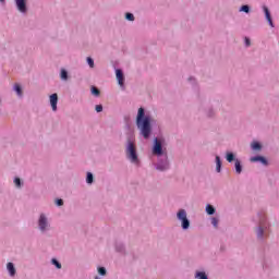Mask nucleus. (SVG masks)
<instances>
[{"mask_svg":"<svg viewBox=\"0 0 279 279\" xmlns=\"http://www.w3.org/2000/svg\"><path fill=\"white\" fill-rule=\"evenodd\" d=\"M244 45L245 47H252V39H250V37H244Z\"/></svg>","mask_w":279,"mask_h":279,"instance_id":"33","label":"nucleus"},{"mask_svg":"<svg viewBox=\"0 0 279 279\" xmlns=\"http://www.w3.org/2000/svg\"><path fill=\"white\" fill-rule=\"evenodd\" d=\"M135 125L140 132V136L144 141H149L154 134V125H158V120L145 107H140L135 117Z\"/></svg>","mask_w":279,"mask_h":279,"instance_id":"1","label":"nucleus"},{"mask_svg":"<svg viewBox=\"0 0 279 279\" xmlns=\"http://www.w3.org/2000/svg\"><path fill=\"white\" fill-rule=\"evenodd\" d=\"M13 182H14V185L16 186V189H23V186H24V184H25V183L22 181V179L19 178V177H15L14 180H13Z\"/></svg>","mask_w":279,"mask_h":279,"instance_id":"24","label":"nucleus"},{"mask_svg":"<svg viewBox=\"0 0 279 279\" xmlns=\"http://www.w3.org/2000/svg\"><path fill=\"white\" fill-rule=\"evenodd\" d=\"M257 215L259 217V225L255 227V233L257 240L263 243L265 241V238L269 236V234L265 232V215H263L262 213H258Z\"/></svg>","mask_w":279,"mask_h":279,"instance_id":"5","label":"nucleus"},{"mask_svg":"<svg viewBox=\"0 0 279 279\" xmlns=\"http://www.w3.org/2000/svg\"><path fill=\"white\" fill-rule=\"evenodd\" d=\"M7 271L9 272V276L11 278H14V276H16V266H14V263L9 262L7 264Z\"/></svg>","mask_w":279,"mask_h":279,"instance_id":"16","label":"nucleus"},{"mask_svg":"<svg viewBox=\"0 0 279 279\" xmlns=\"http://www.w3.org/2000/svg\"><path fill=\"white\" fill-rule=\"evenodd\" d=\"M97 272H98V276H102V277L108 276V269H106V267L104 266H98Z\"/></svg>","mask_w":279,"mask_h":279,"instance_id":"25","label":"nucleus"},{"mask_svg":"<svg viewBox=\"0 0 279 279\" xmlns=\"http://www.w3.org/2000/svg\"><path fill=\"white\" fill-rule=\"evenodd\" d=\"M194 278L195 279H209L208 274H206V271H204V270H196L194 274Z\"/></svg>","mask_w":279,"mask_h":279,"instance_id":"19","label":"nucleus"},{"mask_svg":"<svg viewBox=\"0 0 279 279\" xmlns=\"http://www.w3.org/2000/svg\"><path fill=\"white\" fill-rule=\"evenodd\" d=\"M225 158H226L227 162H229L230 165H232V162H234V169H235V173L238 175H241L243 173V161H241V159L236 158V153L227 150L225 154Z\"/></svg>","mask_w":279,"mask_h":279,"instance_id":"4","label":"nucleus"},{"mask_svg":"<svg viewBox=\"0 0 279 279\" xmlns=\"http://www.w3.org/2000/svg\"><path fill=\"white\" fill-rule=\"evenodd\" d=\"M206 117H208V119L215 118V109L213 107L207 109Z\"/></svg>","mask_w":279,"mask_h":279,"instance_id":"30","label":"nucleus"},{"mask_svg":"<svg viewBox=\"0 0 279 279\" xmlns=\"http://www.w3.org/2000/svg\"><path fill=\"white\" fill-rule=\"evenodd\" d=\"M37 228L41 234H47V232L51 230V223L49 222V218H47V215H39L37 220Z\"/></svg>","mask_w":279,"mask_h":279,"instance_id":"7","label":"nucleus"},{"mask_svg":"<svg viewBox=\"0 0 279 279\" xmlns=\"http://www.w3.org/2000/svg\"><path fill=\"white\" fill-rule=\"evenodd\" d=\"M86 62H87L89 69H95V59H93V57H87Z\"/></svg>","mask_w":279,"mask_h":279,"instance_id":"29","label":"nucleus"},{"mask_svg":"<svg viewBox=\"0 0 279 279\" xmlns=\"http://www.w3.org/2000/svg\"><path fill=\"white\" fill-rule=\"evenodd\" d=\"M114 251L118 253V254H121L122 256H128V248L125 247V243L117 240L114 242Z\"/></svg>","mask_w":279,"mask_h":279,"instance_id":"13","label":"nucleus"},{"mask_svg":"<svg viewBox=\"0 0 279 279\" xmlns=\"http://www.w3.org/2000/svg\"><path fill=\"white\" fill-rule=\"evenodd\" d=\"M187 82H191V84H193L194 86L197 84V81H196L195 77H193V76H190V77L187 78Z\"/></svg>","mask_w":279,"mask_h":279,"instance_id":"36","label":"nucleus"},{"mask_svg":"<svg viewBox=\"0 0 279 279\" xmlns=\"http://www.w3.org/2000/svg\"><path fill=\"white\" fill-rule=\"evenodd\" d=\"M1 5H5V0H0Z\"/></svg>","mask_w":279,"mask_h":279,"instance_id":"37","label":"nucleus"},{"mask_svg":"<svg viewBox=\"0 0 279 279\" xmlns=\"http://www.w3.org/2000/svg\"><path fill=\"white\" fill-rule=\"evenodd\" d=\"M125 156L132 165H141V159H138V149L136 148V137L133 133H126L125 142Z\"/></svg>","mask_w":279,"mask_h":279,"instance_id":"2","label":"nucleus"},{"mask_svg":"<svg viewBox=\"0 0 279 279\" xmlns=\"http://www.w3.org/2000/svg\"><path fill=\"white\" fill-rule=\"evenodd\" d=\"M205 213L206 215H208L209 217H213V215H215V213H217V208H215L213 205L207 204L205 207Z\"/></svg>","mask_w":279,"mask_h":279,"instance_id":"18","label":"nucleus"},{"mask_svg":"<svg viewBox=\"0 0 279 279\" xmlns=\"http://www.w3.org/2000/svg\"><path fill=\"white\" fill-rule=\"evenodd\" d=\"M113 69L116 71V80L118 82V86H120L122 90H125V73H123V69L117 68V65H113Z\"/></svg>","mask_w":279,"mask_h":279,"instance_id":"9","label":"nucleus"},{"mask_svg":"<svg viewBox=\"0 0 279 279\" xmlns=\"http://www.w3.org/2000/svg\"><path fill=\"white\" fill-rule=\"evenodd\" d=\"M13 90L16 93L17 97H23V86L19 83L13 85Z\"/></svg>","mask_w":279,"mask_h":279,"instance_id":"20","label":"nucleus"},{"mask_svg":"<svg viewBox=\"0 0 279 279\" xmlns=\"http://www.w3.org/2000/svg\"><path fill=\"white\" fill-rule=\"evenodd\" d=\"M2 104H3V100H1V98H0V106H2Z\"/></svg>","mask_w":279,"mask_h":279,"instance_id":"38","label":"nucleus"},{"mask_svg":"<svg viewBox=\"0 0 279 279\" xmlns=\"http://www.w3.org/2000/svg\"><path fill=\"white\" fill-rule=\"evenodd\" d=\"M50 106L53 112H58V94H51L49 96Z\"/></svg>","mask_w":279,"mask_h":279,"instance_id":"14","label":"nucleus"},{"mask_svg":"<svg viewBox=\"0 0 279 279\" xmlns=\"http://www.w3.org/2000/svg\"><path fill=\"white\" fill-rule=\"evenodd\" d=\"M54 204H56V206H58L60 208L61 206H64V199L56 198Z\"/></svg>","mask_w":279,"mask_h":279,"instance_id":"32","label":"nucleus"},{"mask_svg":"<svg viewBox=\"0 0 279 279\" xmlns=\"http://www.w3.org/2000/svg\"><path fill=\"white\" fill-rule=\"evenodd\" d=\"M51 265H53L56 267V269H62V264L60 263V260H58V258L53 257L51 259Z\"/></svg>","mask_w":279,"mask_h":279,"instance_id":"28","label":"nucleus"},{"mask_svg":"<svg viewBox=\"0 0 279 279\" xmlns=\"http://www.w3.org/2000/svg\"><path fill=\"white\" fill-rule=\"evenodd\" d=\"M215 163H216V173H221L223 169V161L221 160V156H215Z\"/></svg>","mask_w":279,"mask_h":279,"instance_id":"15","label":"nucleus"},{"mask_svg":"<svg viewBox=\"0 0 279 279\" xmlns=\"http://www.w3.org/2000/svg\"><path fill=\"white\" fill-rule=\"evenodd\" d=\"M60 80H62V82H66L69 80V71H66V69H61Z\"/></svg>","mask_w":279,"mask_h":279,"instance_id":"23","label":"nucleus"},{"mask_svg":"<svg viewBox=\"0 0 279 279\" xmlns=\"http://www.w3.org/2000/svg\"><path fill=\"white\" fill-rule=\"evenodd\" d=\"M166 146H167V140L165 138V136L162 135L155 136L153 138V146H151L153 156H157V158L165 156V154H167Z\"/></svg>","mask_w":279,"mask_h":279,"instance_id":"3","label":"nucleus"},{"mask_svg":"<svg viewBox=\"0 0 279 279\" xmlns=\"http://www.w3.org/2000/svg\"><path fill=\"white\" fill-rule=\"evenodd\" d=\"M28 0H14L15 8L20 14H27L29 12V8L27 7Z\"/></svg>","mask_w":279,"mask_h":279,"instance_id":"10","label":"nucleus"},{"mask_svg":"<svg viewBox=\"0 0 279 279\" xmlns=\"http://www.w3.org/2000/svg\"><path fill=\"white\" fill-rule=\"evenodd\" d=\"M239 12H244V14H250L252 12V7L250 4H242L239 8Z\"/></svg>","mask_w":279,"mask_h":279,"instance_id":"21","label":"nucleus"},{"mask_svg":"<svg viewBox=\"0 0 279 279\" xmlns=\"http://www.w3.org/2000/svg\"><path fill=\"white\" fill-rule=\"evenodd\" d=\"M95 279H101L99 276H96Z\"/></svg>","mask_w":279,"mask_h":279,"instance_id":"39","label":"nucleus"},{"mask_svg":"<svg viewBox=\"0 0 279 279\" xmlns=\"http://www.w3.org/2000/svg\"><path fill=\"white\" fill-rule=\"evenodd\" d=\"M262 10L264 12L265 21L268 23L269 27H276V24L274 23V16H271V11L269 10V7L263 5Z\"/></svg>","mask_w":279,"mask_h":279,"instance_id":"11","label":"nucleus"},{"mask_svg":"<svg viewBox=\"0 0 279 279\" xmlns=\"http://www.w3.org/2000/svg\"><path fill=\"white\" fill-rule=\"evenodd\" d=\"M124 19H125V21H130L131 23H133V21L136 20V17L134 16V13H132V12H126L124 14Z\"/></svg>","mask_w":279,"mask_h":279,"instance_id":"27","label":"nucleus"},{"mask_svg":"<svg viewBox=\"0 0 279 279\" xmlns=\"http://www.w3.org/2000/svg\"><path fill=\"white\" fill-rule=\"evenodd\" d=\"M211 226H214L215 228H219V218L217 217H211Z\"/></svg>","mask_w":279,"mask_h":279,"instance_id":"31","label":"nucleus"},{"mask_svg":"<svg viewBox=\"0 0 279 279\" xmlns=\"http://www.w3.org/2000/svg\"><path fill=\"white\" fill-rule=\"evenodd\" d=\"M90 94L94 96V97H99L101 95V90H99V88H97L95 85H93L90 87Z\"/></svg>","mask_w":279,"mask_h":279,"instance_id":"26","label":"nucleus"},{"mask_svg":"<svg viewBox=\"0 0 279 279\" xmlns=\"http://www.w3.org/2000/svg\"><path fill=\"white\" fill-rule=\"evenodd\" d=\"M250 162H259L263 167H269V159L263 155H255L250 158Z\"/></svg>","mask_w":279,"mask_h":279,"instance_id":"12","label":"nucleus"},{"mask_svg":"<svg viewBox=\"0 0 279 279\" xmlns=\"http://www.w3.org/2000/svg\"><path fill=\"white\" fill-rule=\"evenodd\" d=\"M157 163H155L156 171H160L163 173L165 171H169L171 169V163L169 162V155L165 154L161 157H157Z\"/></svg>","mask_w":279,"mask_h":279,"instance_id":"6","label":"nucleus"},{"mask_svg":"<svg viewBox=\"0 0 279 279\" xmlns=\"http://www.w3.org/2000/svg\"><path fill=\"white\" fill-rule=\"evenodd\" d=\"M251 149L252 151H263V143H260L259 141H253L251 143Z\"/></svg>","mask_w":279,"mask_h":279,"instance_id":"17","label":"nucleus"},{"mask_svg":"<svg viewBox=\"0 0 279 279\" xmlns=\"http://www.w3.org/2000/svg\"><path fill=\"white\" fill-rule=\"evenodd\" d=\"M177 219L181 222V229L186 231L191 228V219H189V215L186 214V209H179L177 211Z\"/></svg>","mask_w":279,"mask_h":279,"instance_id":"8","label":"nucleus"},{"mask_svg":"<svg viewBox=\"0 0 279 279\" xmlns=\"http://www.w3.org/2000/svg\"><path fill=\"white\" fill-rule=\"evenodd\" d=\"M95 111L98 112V113L104 112V105H96L95 106Z\"/></svg>","mask_w":279,"mask_h":279,"instance_id":"34","label":"nucleus"},{"mask_svg":"<svg viewBox=\"0 0 279 279\" xmlns=\"http://www.w3.org/2000/svg\"><path fill=\"white\" fill-rule=\"evenodd\" d=\"M86 184H95V174L93 172L86 173Z\"/></svg>","mask_w":279,"mask_h":279,"instance_id":"22","label":"nucleus"},{"mask_svg":"<svg viewBox=\"0 0 279 279\" xmlns=\"http://www.w3.org/2000/svg\"><path fill=\"white\" fill-rule=\"evenodd\" d=\"M124 121L126 123V125H125L126 130H130V117L125 116Z\"/></svg>","mask_w":279,"mask_h":279,"instance_id":"35","label":"nucleus"}]
</instances>
